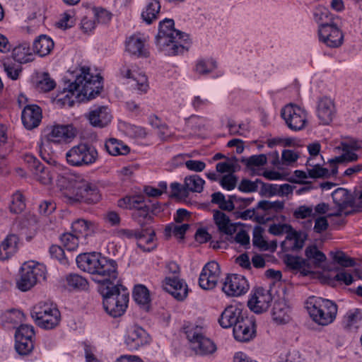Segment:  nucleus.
<instances>
[{"label": "nucleus", "instance_id": "2", "mask_svg": "<svg viewBox=\"0 0 362 362\" xmlns=\"http://www.w3.org/2000/svg\"><path fill=\"white\" fill-rule=\"evenodd\" d=\"M76 261L80 269L89 273L100 284L98 290L103 297L105 311L113 317L123 315L127 308L129 292L118 284L116 261L98 252L80 254Z\"/></svg>", "mask_w": 362, "mask_h": 362}, {"label": "nucleus", "instance_id": "50", "mask_svg": "<svg viewBox=\"0 0 362 362\" xmlns=\"http://www.w3.org/2000/svg\"><path fill=\"white\" fill-rule=\"evenodd\" d=\"M16 349L21 355H27L34 348L33 339H16Z\"/></svg>", "mask_w": 362, "mask_h": 362}, {"label": "nucleus", "instance_id": "47", "mask_svg": "<svg viewBox=\"0 0 362 362\" xmlns=\"http://www.w3.org/2000/svg\"><path fill=\"white\" fill-rule=\"evenodd\" d=\"M305 256L309 259H313L317 267L326 260L325 255L320 251L315 245L308 247L305 251Z\"/></svg>", "mask_w": 362, "mask_h": 362}, {"label": "nucleus", "instance_id": "49", "mask_svg": "<svg viewBox=\"0 0 362 362\" xmlns=\"http://www.w3.org/2000/svg\"><path fill=\"white\" fill-rule=\"evenodd\" d=\"M257 208L264 211L272 210L273 211L278 213L284 209V202L279 200L274 202L262 200L258 202Z\"/></svg>", "mask_w": 362, "mask_h": 362}, {"label": "nucleus", "instance_id": "38", "mask_svg": "<svg viewBox=\"0 0 362 362\" xmlns=\"http://www.w3.org/2000/svg\"><path fill=\"white\" fill-rule=\"evenodd\" d=\"M129 83L133 89L139 94L146 93L149 89L148 78L141 72L133 73L132 79Z\"/></svg>", "mask_w": 362, "mask_h": 362}, {"label": "nucleus", "instance_id": "60", "mask_svg": "<svg viewBox=\"0 0 362 362\" xmlns=\"http://www.w3.org/2000/svg\"><path fill=\"white\" fill-rule=\"evenodd\" d=\"M253 245L262 250H268V244L266 240L262 237L261 233V230L259 228L258 230H255L253 234L252 238Z\"/></svg>", "mask_w": 362, "mask_h": 362}, {"label": "nucleus", "instance_id": "28", "mask_svg": "<svg viewBox=\"0 0 362 362\" xmlns=\"http://www.w3.org/2000/svg\"><path fill=\"white\" fill-rule=\"evenodd\" d=\"M272 317L276 325H285L291 320L290 308L284 301L275 302L272 311Z\"/></svg>", "mask_w": 362, "mask_h": 362}, {"label": "nucleus", "instance_id": "35", "mask_svg": "<svg viewBox=\"0 0 362 362\" xmlns=\"http://www.w3.org/2000/svg\"><path fill=\"white\" fill-rule=\"evenodd\" d=\"M160 10L159 0H149L141 13V18L147 24H151L157 19Z\"/></svg>", "mask_w": 362, "mask_h": 362}, {"label": "nucleus", "instance_id": "13", "mask_svg": "<svg viewBox=\"0 0 362 362\" xmlns=\"http://www.w3.org/2000/svg\"><path fill=\"white\" fill-rule=\"evenodd\" d=\"M250 286L245 276L232 274L227 276L222 290L228 296H240L247 292Z\"/></svg>", "mask_w": 362, "mask_h": 362}, {"label": "nucleus", "instance_id": "51", "mask_svg": "<svg viewBox=\"0 0 362 362\" xmlns=\"http://www.w3.org/2000/svg\"><path fill=\"white\" fill-rule=\"evenodd\" d=\"M330 255L334 262L344 267H351L355 265L354 259L347 257L341 251L331 252Z\"/></svg>", "mask_w": 362, "mask_h": 362}, {"label": "nucleus", "instance_id": "57", "mask_svg": "<svg viewBox=\"0 0 362 362\" xmlns=\"http://www.w3.org/2000/svg\"><path fill=\"white\" fill-rule=\"evenodd\" d=\"M4 68L8 77L12 80H16L22 71L21 66L13 64L4 63Z\"/></svg>", "mask_w": 362, "mask_h": 362}, {"label": "nucleus", "instance_id": "56", "mask_svg": "<svg viewBox=\"0 0 362 362\" xmlns=\"http://www.w3.org/2000/svg\"><path fill=\"white\" fill-rule=\"evenodd\" d=\"M313 208L305 205L298 206L293 211V217L296 219H305L310 216H313Z\"/></svg>", "mask_w": 362, "mask_h": 362}, {"label": "nucleus", "instance_id": "18", "mask_svg": "<svg viewBox=\"0 0 362 362\" xmlns=\"http://www.w3.org/2000/svg\"><path fill=\"white\" fill-rule=\"evenodd\" d=\"M150 339L149 335L142 327L133 326L128 329L124 343L129 350L134 351L148 344Z\"/></svg>", "mask_w": 362, "mask_h": 362}, {"label": "nucleus", "instance_id": "32", "mask_svg": "<svg viewBox=\"0 0 362 362\" xmlns=\"http://www.w3.org/2000/svg\"><path fill=\"white\" fill-rule=\"evenodd\" d=\"M52 39L46 35H40L33 42V52L40 57L49 54L54 48Z\"/></svg>", "mask_w": 362, "mask_h": 362}, {"label": "nucleus", "instance_id": "52", "mask_svg": "<svg viewBox=\"0 0 362 362\" xmlns=\"http://www.w3.org/2000/svg\"><path fill=\"white\" fill-rule=\"evenodd\" d=\"M261 180L256 179L255 181L248 179H243L238 185V189L245 193L255 192L258 190Z\"/></svg>", "mask_w": 362, "mask_h": 362}, {"label": "nucleus", "instance_id": "21", "mask_svg": "<svg viewBox=\"0 0 362 362\" xmlns=\"http://www.w3.org/2000/svg\"><path fill=\"white\" fill-rule=\"evenodd\" d=\"M255 333V321L252 318L245 316L239 323L233 327V335L240 341L250 340Z\"/></svg>", "mask_w": 362, "mask_h": 362}, {"label": "nucleus", "instance_id": "6", "mask_svg": "<svg viewBox=\"0 0 362 362\" xmlns=\"http://www.w3.org/2000/svg\"><path fill=\"white\" fill-rule=\"evenodd\" d=\"M306 308L313 320L322 326L333 322L337 314V304L329 299L320 297L308 298Z\"/></svg>", "mask_w": 362, "mask_h": 362}, {"label": "nucleus", "instance_id": "36", "mask_svg": "<svg viewBox=\"0 0 362 362\" xmlns=\"http://www.w3.org/2000/svg\"><path fill=\"white\" fill-rule=\"evenodd\" d=\"M72 232L80 238L90 235L94 230L93 224L85 219H77L71 224Z\"/></svg>", "mask_w": 362, "mask_h": 362}, {"label": "nucleus", "instance_id": "34", "mask_svg": "<svg viewBox=\"0 0 362 362\" xmlns=\"http://www.w3.org/2000/svg\"><path fill=\"white\" fill-rule=\"evenodd\" d=\"M154 237L155 232L152 229L139 230L136 237L137 246L144 252H150L154 248L153 244Z\"/></svg>", "mask_w": 362, "mask_h": 362}, {"label": "nucleus", "instance_id": "43", "mask_svg": "<svg viewBox=\"0 0 362 362\" xmlns=\"http://www.w3.org/2000/svg\"><path fill=\"white\" fill-rule=\"evenodd\" d=\"M56 86L55 81L50 77L48 73H42L37 77L36 88L41 92H49Z\"/></svg>", "mask_w": 362, "mask_h": 362}, {"label": "nucleus", "instance_id": "19", "mask_svg": "<svg viewBox=\"0 0 362 362\" xmlns=\"http://www.w3.org/2000/svg\"><path fill=\"white\" fill-rule=\"evenodd\" d=\"M163 288L177 300H183L188 294L186 283L177 277H166L163 283Z\"/></svg>", "mask_w": 362, "mask_h": 362}, {"label": "nucleus", "instance_id": "53", "mask_svg": "<svg viewBox=\"0 0 362 362\" xmlns=\"http://www.w3.org/2000/svg\"><path fill=\"white\" fill-rule=\"evenodd\" d=\"M35 336L33 327L26 324L21 325L16 331L15 338L19 339H33Z\"/></svg>", "mask_w": 362, "mask_h": 362}, {"label": "nucleus", "instance_id": "12", "mask_svg": "<svg viewBox=\"0 0 362 362\" xmlns=\"http://www.w3.org/2000/svg\"><path fill=\"white\" fill-rule=\"evenodd\" d=\"M281 116L286 126L294 132L303 130L308 124L307 111L292 103L286 105L281 109Z\"/></svg>", "mask_w": 362, "mask_h": 362}, {"label": "nucleus", "instance_id": "30", "mask_svg": "<svg viewBox=\"0 0 362 362\" xmlns=\"http://www.w3.org/2000/svg\"><path fill=\"white\" fill-rule=\"evenodd\" d=\"M362 321V313L358 308L347 311L343 319L344 329L351 332H356L361 326Z\"/></svg>", "mask_w": 362, "mask_h": 362}, {"label": "nucleus", "instance_id": "46", "mask_svg": "<svg viewBox=\"0 0 362 362\" xmlns=\"http://www.w3.org/2000/svg\"><path fill=\"white\" fill-rule=\"evenodd\" d=\"M358 159V156L353 152H346L345 153H343L342 155L339 156H336L334 158L329 159V163L331 165L332 168V173L333 175H336L337 173V167L336 166L337 163H342L344 162H350V161H354Z\"/></svg>", "mask_w": 362, "mask_h": 362}, {"label": "nucleus", "instance_id": "22", "mask_svg": "<svg viewBox=\"0 0 362 362\" xmlns=\"http://www.w3.org/2000/svg\"><path fill=\"white\" fill-rule=\"evenodd\" d=\"M213 219L220 234L226 235L227 240L233 238L232 235L236 232L237 226L231 222L225 213L218 210L214 211Z\"/></svg>", "mask_w": 362, "mask_h": 362}, {"label": "nucleus", "instance_id": "26", "mask_svg": "<svg viewBox=\"0 0 362 362\" xmlns=\"http://www.w3.org/2000/svg\"><path fill=\"white\" fill-rule=\"evenodd\" d=\"M87 117L93 127L98 128L106 127L112 120L110 111L106 106H100L91 110Z\"/></svg>", "mask_w": 362, "mask_h": 362}, {"label": "nucleus", "instance_id": "1", "mask_svg": "<svg viewBox=\"0 0 362 362\" xmlns=\"http://www.w3.org/2000/svg\"><path fill=\"white\" fill-rule=\"evenodd\" d=\"M76 261L80 269L89 273L100 284L98 290L103 297L105 311L113 317L123 315L127 308L129 292L118 284L116 261L98 252L80 254Z\"/></svg>", "mask_w": 362, "mask_h": 362}, {"label": "nucleus", "instance_id": "16", "mask_svg": "<svg viewBox=\"0 0 362 362\" xmlns=\"http://www.w3.org/2000/svg\"><path fill=\"white\" fill-rule=\"evenodd\" d=\"M24 161L28 164L35 180L42 185H49L52 182L53 177L49 168L42 165L33 155L25 154Z\"/></svg>", "mask_w": 362, "mask_h": 362}, {"label": "nucleus", "instance_id": "24", "mask_svg": "<svg viewBox=\"0 0 362 362\" xmlns=\"http://www.w3.org/2000/svg\"><path fill=\"white\" fill-rule=\"evenodd\" d=\"M336 113L333 100L327 97L321 98L317 106V117L322 124H329L333 119Z\"/></svg>", "mask_w": 362, "mask_h": 362}, {"label": "nucleus", "instance_id": "40", "mask_svg": "<svg viewBox=\"0 0 362 362\" xmlns=\"http://www.w3.org/2000/svg\"><path fill=\"white\" fill-rule=\"evenodd\" d=\"M313 17L315 22L319 24V26H325L333 23V18L329 9L322 6L315 8Z\"/></svg>", "mask_w": 362, "mask_h": 362}, {"label": "nucleus", "instance_id": "64", "mask_svg": "<svg viewBox=\"0 0 362 362\" xmlns=\"http://www.w3.org/2000/svg\"><path fill=\"white\" fill-rule=\"evenodd\" d=\"M327 216H320L317 217L315 221V225L313 227V230L317 233H321L325 231L329 226V223L327 221Z\"/></svg>", "mask_w": 362, "mask_h": 362}, {"label": "nucleus", "instance_id": "45", "mask_svg": "<svg viewBox=\"0 0 362 362\" xmlns=\"http://www.w3.org/2000/svg\"><path fill=\"white\" fill-rule=\"evenodd\" d=\"M25 208V199L23 195L19 191L16 192L11 196V200L9 205V209L11 213L20 214Z\"/></svg>", "mask_w": 362, "mask_h": 362}, {"label": "nucleus", "instance_id": "55", "mask_svg": "<svg viewBox=\"0 0 362 362\" xmlns=\"http://www.w3.org/2000/svg\"><path fill=\"white\" fill-rule=\"evenodd\" d=\"M267 156L264 154L254 155L245 160L247 167H259L267 163Z\"/></svg>", "mask_w": 362, "mask_h": 362}, {"label": "nucleus", "instance_id": "58", "mask_svg": "<svg viewBox=\"0 0 362 362\" xmlns=\"http://www.w3.org/2000/svg\"><path fill=\"white\" fill-rule=\"evenodd\" d=\"M260 191L262 196L272 197L277 194L278 185L274 184L264 183L261 180L259 182Z\"/></svg>", "mask_w": 362, "mask_h": 362}, {"label": "nucleus", "instance_id": "54", "mask_svg": "<svg viewBox=\"0 0 362 362\" xmlns=\"http://www.w3.org/2000/svg\"><path fill=\"white\" fill-rule=\"evenodd\" d=\"M237 177L233 173L225 175L220 180V185L223 189L232 190L236 187Z\"/></svg>", "mask_w": 362, "mask_h": 362}, {"label": "nucleus", "instance_id": "37", "mask_svg": "<svg viewBox=\"0 0 362 362\" xmlns=\"http://www.w3.org/2000/svg\"><path fill=\"white\" fill-rule=\"evenodd\" d=\"M105 147L107 151L112 156L127 155L130 151V148L122 141L111 138L106 141Z\"/></svg>", "mask_w": 362, "mask_h": 362}, {"label": "nucleus", "instance_id": "15", "mask_svg": "<svg viewBox=\"0 0 362 362\" xmlns=\"http://www.w3.org/2000/svg\"><path fill=\"white\" fill-rule=\"evenodd\" d=\"M318 35L320 41L329 47H339L343 42L342 33L334 23L329 25L319 26Z\"/></svg>", "mask_w": 362, "mask_h": 362}, {"label": "nucleus", "instance_id": "14", "mask_svg": "<svg viewBox=\"0 0 362 362\" xmlns=\"http://www.w3.org/2000/svg\"><path fill=\"white\" fill-rule=\"evenodd\" d=\"M219 264L214 261L209 262L203 267L199 278V286L204 290L216 287L220 277Z\"/></svg>", "mask_w": 362, "mask_h": 362}, {"label": "nucleus", "instance_id": "33", "mask_svg": "<svg viewBox=\"0 0 362 362\" xmlns=\"http://www.w3.org/2000/svg\"><path fill=\"white\" fill-rule=\"evenodd\" d=\"M12 57L20 64H26L34 59V54L31 52L30 45L23 42L13 49Z\"/></svg>", "mask_w": 362, "mask_h": 362}, {"label": "nucleus", "instance_id": "7", "mask_svg": "<svg viewBox=\"0 0 362 362\" xmlns=\"http://www.w3.org/2000/svg\"><path fill=\"white\" fill-rule=\"evenodd\" d=\"M46 267L33 261L25 262L21 267L17 288L23 292L30 290L38 282L46 279Z\"/></svg>", "mask_w": 362, "mask_h": 362}, {"label": "nucleus", "instance_id": "9", "mask_svg": "<svg viewBox=\"0 0 362 362\" xmlns=\"http://www.w3.org/2000/svg\"><path fill=\"white\" fill-rule=\"evenodd\" d=\"M31 317L41 328L51 329L56 327L61 320L57 306L52 303L40 302L31 310Z\"/></svg>", "mask_w": 362, "mask_h": 362}, {"label": "nucleus", "instance_id": "62", "mask_svg": "<svg viewBox=\"0 0 362 362\" xmlns=\"http://www.w3.org/2000/svg\"><path fill=\"white\" fill-rule=\"evenodd\" d=\"M171 196L175 197H186L188 192L185 186H182L178 182H173L170 185Z\"/></svg>", "mask_w": 362, "mask_h": 362}, {"label": "nucleus", "instance_id": "59", "mask_svg": "<svg viewBox=\"0 0 362 362\" xmlns=\"http://www.w3.org/2000/svg\"><path fill=\"white\" fill-rule=\"evenodd\" d=\"M49 253L52 258H54L59 261L62 264H66L67 262L64 255V250L58 245H52L49 247Z\"/></svg>", "mask_w": 362, "mask_h": 362}, {"label": "nucleus", "instance_id": "11", "mask_svg": "<svg viewBox=\"0 0 362 362\" xmlns=\"http://www.w3.org/2000/svg\"><path fill=\"white\" fill-rule=\"evenodd\" d=\"M119 206L127 209H134L132 217L141 226L152 221L153 215L151 206L147 204L141 197H126L119 201Z\"/></svg>", "mask_w": 362, "mask_h": 362}, {"label": "nucleus", "instance_id": "4", "mask_svg": "<svg viewBox=\"0 0 362 362\" xmlns=\"http://www.w3.org/2000/svg\"><path fill=\"white\" fill-rule=\"evenodd\" d=\"M174 21L165 18L159 23L156 37L158 49L165 55L175 56L187 52L190 45L187 34L174 28Z\"/></svg>", "mask_w": 362, "mask_h": 362}, {"label": "nucleus", "instance_id": "41", "mask_svg": "<svg viewBox=\"0 0 362 362\" xmlns=\"http://www.w3.org/2000/svg\"><path fill=\"white\" fill-rule=\"evenodd\" d=\"M67 286L73 290H86L88 288V281L78 274H69L66 276Z\"/></svg>", "mask_w": 362, "mask_h": 362}, {"label": "nucleus", "instance_id": "63", "mask_svg": "<svg viewBox=\"0 0 362 362\" xmlns=\"http://www.w3.org/2000/svg\"><path fill=\"white\" fill-rule=\"evenodd\" d=\"M93 11L95 18L100 23H105L111 19V14L104 8H95Z\"/></svg>", "mask_w": 362, "mask_h": 362}, {"label": "nucleus", "instance_id": "23", "mask_svg": "<svg viewBox=\"0 0 362 362\" xmlns=\"http://www.w3.org/2000/svg\"><path fill=\"white\" fill-rule=\"evenodd\" d=\"M243 317L245 316L242 309L237 305H230L222 312L218 322L223 328L234 327Z\"/></svg>", "mask_w": 362, "mask_h": 362}, {"label": "nucleus", "instance_id": "39", "mask_svg": "<svg viewBox=\"0 0 362 362\" xmlns=\"http://www.w3.org/2000/svg\"><path fill=\"white\" fill-rule=\"evenodd\" d=\"M133 298L135 302L145 309L148 308L151 301L149 291L147 288L143 285H137L133 291Z\"/></svg>", "mask_w": 362, "mask_h": 362}, {"label": "nucleus", "instance_id": "27", "mask_svg": "<svg viewBox=\"0 0 362 362\" xmlns=\"http://www.w3.org/2000/svg\"><path fill=\"white\" fill-rule=\"evenodd\" d=\"M19 238L15 234H8L0 244V261H6L18 250Z\"/></svg>", "mask_w": 362, "mask_h": 362}, {"label": "nucleus", "instance_id": "42", "mask_svg": "<svg viewBox=\"0 0 362 362\" xmlns=\"http://www.w3.org/2000/svg\"><path fill=\"white\" fill-rule=\"evenodd\" d=\"M216 67V62L214 59H201L197 60L194 71L198 74L206 75L215 70Z\"/></svg>", "mask_w": 362, "mask_h": 362}, {"label": "nucleus", "instance_id": "48", "mask_svg": "<svg viewBox=\"0 0 362 362\" xmlns=\"http://www.w3.org/2000/svg\"><path fill=\"white\" fill-rule=\"evenodd\" d=\"M60 239L64 247L69 251H74L76 250L78 246L79 236H77L74 233H64Z\"/></svg>", "mask_w": 362, "mask_h": 362}, {"label": "nucleus", "instance_id": "25", "mask_svg": "<svg viewBox=\"0 0 362 362\" xmlns=\"http://www.w3.org/2000/svg\"><path fill=\"white\" fill-rule=\"evenodd\" d=\"M42 119V111L37 105H26L21 115V119L24 127L28 129H33L37 127Z\"/></svg>", "mask_w": 362, "mask_h": 362}, {"label": "nucleus", "instance_id": "29", "mask_svg": "<svg viewBox=\"0 0 362 362\" xmlns=\"http://www.w3.org/2000/svg\"><path fill=\"white\" fill-rule=\"evenodd\" d=\"M126 50L133 55L138 57H148L147 49L145 48L144 39L139 35H132L126 41Z\"/></svg>", "mask_w": 362, "mask_h": 362}, {"label": "nucleus", "instance_id": "3", "mask_svg": "<svg viewBox=\"0 0 362 362\" xmlns=\"http://www.w3.org/2000/svg\"><path fill=\"white\" fill-rule=\"evenodd\" d=\"M102 77L99 75L93 76L90 74L88 67L81 68V74L76 76L75 81L64 88L66 93L62 100L64 105L72 106L75 101L89 100L98 95L102 89Z\"/></svg>", "mask_w": 362, "mask_h": 362}, {"label": "nucleus", "instance_id": "10", "mask_svg": "<svg viewBox=\"0 0 362 362\" xmlns=\"http://www.w3.org/2000/svg\"><path fill=\"white\" fill-rule=\"evenodd\" d=\"M98 153L92 145L81 143L74 146L66 153V160L74 167L88 166L98 160Z\"/></svg>", "mask_w": 362, "mask_h": 362}, {"label": "nucleus", "instance_id": "5", "mask_svg": "<svg viewBox=\"0 0 362 362\" xmlns=\"http://www.w3.org/2000/svg\"><path fill=\"white\" fill-rule=\"evenodd\" d=\"M69 185L62 192L70 204L84 202L95 204L100 199V194L95 184L90 182L83 175H73L67 178Z\"/></svg>", "mask_w": 362, "mask_h": 362}, {"label": "nucleus", "instance_id": "8", "mask_svg": "<svg viewBox=\"0 0 362 362\" xmlns=\"http://www.w3.org/2000/svg\"><path fill=\"white\" fill-rule=\"evenodd\" d=\"M185 334L190 348L196 354L206 356L216 350L214 342L206 334V329L202 326L192 325L185 328Z\"/></svg>", "mask_w": 362, "mask_h": 362}, {"label": "nucleus", "instance_id": "61", "mask_svg": "<svg viewBox=\"0 0 362 362\" xmlns=\"http://www.w3.org/2000/svg\"><path fill=\"white\" fill-rule=\"evenodd\" d=\"M126 131L132 137L144 138L146 136V132L144 128L133 124L127 125Z\"/></svg>", "mask_w": 362, "mask_h": 362}, {"label": "nucleus", "instance_id": "31", "mask_svg": "<svg viewBox=\"0 0 362 362\" xmlns=\"http://www.w3.org/2000/svg\"><path fill=\"white\" fill-rule=\"evenodd\" d=\"M334 203L337 207L346 209L353 206L354 200L352 194L346 189L339 187L332 193Z\"/></svg>", "mask_w": 362, "mask_h": 362}, {"label": "nucleus", "instance_id": "20", "mask_svg": "<svg viewBox=\"0 0 362 362\" xmlns=\"http://www.w3.org/2000/svg\"><path fill=\"white\" fill-rule=\"evenodd\" d=\"M48 141L59 143L66 141L76 136V129L72 125H54L51 127L49 132L46 134Z\"/></svg>", "mask_w": 362, "mask_h": 362}, {"label": "nucleus", "instance_id": "17", "mask_svg": "<svg viewBox=\"0 0 362 362\" xmlns=\"http://www.w3.org/2000/svg\"><path fill=\"white\" fill-rule=\"evenodd\" d=\"M272 300L269 291L264 288H257L248 300L249 308L255 313H262L267 310Z\"/></svg>", "mask_w": 362, "mask_h": 362}, {"label": "nucleus", "instance_id": "44", "mask_svg": "<svg viewBox=\"0 0 362 362\" xmlns=\"http://www.w3.org/2000/svg\"><path fill=\"white\" fill-rule=\"evenodd\" d=\"M204 180L197 175L185 177V186L188 191L200 193L204 188Z\"/></svg>", "mask_w": 362, "mask_h": 362}]
</instances>
